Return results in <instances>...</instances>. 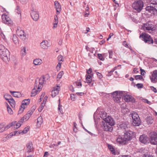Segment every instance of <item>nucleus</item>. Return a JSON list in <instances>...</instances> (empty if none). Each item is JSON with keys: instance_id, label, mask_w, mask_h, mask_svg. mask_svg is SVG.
Returning a JSON list of instances; mask_svg holds the SVG:
<instances>
[{"instance_id": "c756f323", "label": "nucleus", "mask_w": 157, "mask_h": 157, "mask_svg": "<svg viewBox=\"0 0 157 157\" xmlns=\"http://www.w3.org/2000/svg\"><path fill=\"white\" fill-rule=\"evenodd\" d=\"M40 91V89H33L32 92L31 96H34L38 94Z\"/></svg>"}, {"instance_id": "72a5a7b5", "label": "nucleus", "mask_w": 157, "mask_h": 157, "mask_svg": "<svg viewBox=\"0 0 157 157\" xmlns=\"http://www.w3.org/2000/svg\"><path fill=\"white\" fill-rule=\"evenodd\" d=\"M11 106L13 108H14L16 105V102L14 100L13 98H11L8 101Z\"/></svg>"}, {"instance_id": "412c9836", "label": "nucleus", "mask_w": 157, "mask_h": 157, "mask_svg": "<svg viewBox=\"0 0 157 157\" xmlns=\"http://www.w3.org/2000/svg\"><path fill=\"white\" fill-rule=\"evenodd\" d=\"M31 16L33 20L37 21L39 18V14L38 13L35 11H33L31 13Z\"/></svg>"}, {"instance_id": "c9c22d12", "label": "nucleus", "mask_w": 157, "mask_h": 157, "mask_svg": "<svg viewBox=\"0 0 157 157\" xmlns=\"http://www.w3.org/2000/svg\"><path fill=\"white\" fill-rule=\"evenodd\" d=\"M21 55L23 56H25L26 55V48L25 47H22L21 51Z\"/></svg>"}, {"instance_id": "4d7b16f0", "label": "nucleus", "mask_w": 157, "mask_h": 157, "mask_svg": "<svg viewBox=\"0 0 157 157\" xmlns=\"http://www.w3.org/2000/svg\"><path fill=\"white\" fill-rule=\"evenodd\" d=\"M108 52L109 55V58H112L113 54V51L111 50H109L108 51Z\"/></svg>"}, {"instance_id": "49530a36", "label": "nucleus", "mask_w": 157, "mask_h": 157, "mask_svg": "<svg viewBox=\"0 0 157 157\" xmlns=\"http://www.w3.org/2000/svg\"><path fill=\"white\" fill-rule=\"evenodd\" d=\"M17 133L18 131H15L14 132H11L10 134H9V135L11 138L12 136H15Z\"/></svg>"}, {"instance_id": "5fc2aeb1", "label": "nucleus", "mask_w": 157, "mask_h": 157, "mask_svg": "<svg viewBox=\"0 0 157 157\" xmlns=\"http://www.w3.org/2000/svg\"><path fill=\"white\" fill-rule=\"evenodd\" d=\"M128 110V109L126 108H123L122 109L121 112L124 114H125L127 113Z\"/></svg>"}, {"instance_id": "0eeeda50", "label": "nucleus", "mask_w": 157, "mask_h": 157, "mask_svg": "<svg viewBox=\"0 0 157 157\" xmlns=\"http://www.w3.org/2000/svg\"><path fill=\"white\" fill-rule=\"evenodd\" d=\"M30 99H28L23 100L22 102L21 105L20 106L18 113L21 114L24 111V109L27 107L30 102Z\"/></svg>"}, {"instance_id": "aec40b11", "label": "nucleus", "mask_w": 157, "mask_h": 157, "mask_svg": "<svg viewBox=\"0 0 157 157\" xmlns=\"http://www.w3.org/2000/svg\"><path fill=\"white\" fill-rule=\"evenodd\" d=\"M157 72L156 71H154L150 77L151 81L153 83H155L157 82Z\"/></svg>"}, {"instance_id": "393cba45", "label": "nucleus", "mask_w": 157, "mask_h": 157, "mask_svg": "<svg viewBox=\"0 0 157 157\" xmlns=\"http://www.w3.org/2000/svg\"><path fill=\"white\" fill-rule=\"evenodd\" d=\"M23 122H20V120L18 122L16 121L13 122L12 123H13V126H14V128L17 129L21 126Z\"/></svg>"}, {"instance_id": "2eb2a0df", "label": "nucleus", "mask_w": 157, "mask_h": 157, "mask_svg": "<svg viewBox=\"0 0 157 157\" xmlns=\"http://www.w3.org/2000/svg\"><path fill=\"white\" fill-rule=\"evenodd\" d=\"M2 22L6 24H11L12 21L10 18L7 15L3 14L2 16Z\"/></svg>"}, {"instance_id": "79ce46f5", "label": "nucleus", "mask_w": 157, "mask_h": 157, "mask_svg": "<svg viewBox=\"0 0 157 157\" xmlns=\"http://www.w3.org/2000/svg\"><path fill=\"white\" fill-rule=\"evenodd\" d=\"M101 118L103 120V117L105 118L108 115H107L106 113L104 111H102L101 112Z\"/></svg>"}, {"instance_id": "a19ab883", "label": "nucleus", "mask_w": 157, "mask_h": 157, "mask_svg": "<svg viewBox=\"0 0 157 157\" xmlns=\"http://www.w3.org/2000/svg\"><path fill=\"white\" fill-rule=\"evenodd\" d=\"M120 67V68L121 67V65H119L115 67L111 71H110L108 73V75H109L110 74H111L115 70L117 69V67Z\"/></svg>"}, {"instance_id": "ddd939ff", "label": "nucleus", "mask_w": 157, "mask_h": 157, "mask_svg": "<svg viewBox=\"0 0 157 157\" xmlns=\"http://www.w3.org/2000/svg\"><path fill=\"white\" fill-rule=\"evenodd\" d=\"M139 140L142 143L147 144L149 143V138L147 135L144 134L140 136Z\"/></svg>"}, {"instance_id": "bb28decb", "label": "nucleus", "mask_w": 157, "mask_h": 157, "mask_svg": "<svg viewBox=\"0 0 157 157\" xmlns=\"http://www.w3.org/2000/svg\"><path fill=\"white\" fill-rule=\"evenodd\" d=\"M37 121L36 124V126L37 127L39 128L41 126L42 123L43 119L41 116L37 118Z\"/></svg>"}, {"instance_id": "09e8293b", "label": "nucleus", "mask_w": 157, "mask_h": 157, "mask_svg": "<svg viewBox=\"0 0 157 157\" xmlns=\"http://www.w3.org/2000/svg\"><path fill=\"white\" fill-rule=\"evenodd\" d=\"M98 57L99 59L100 60L103 61L104 60V58L103 56V55H102L101 54H98Z\"/></svg>"}, {"instance_id": "4468645a", "label": "nucleus", "mask_w": 157, "mask_h": 157, "mask_svg": "<svg viewBox=\"0 0 157 157\" xmlns=\"http://www.w3.org/2000/svg\"><path fill=\"white\" fill-rule=\"evenodd\" d=\"M133 136V132L131 131L129 132H126L124 133V138L125 140V141L127 142L131 140Z\"/></svg>"}, {"instance_id": "69168bd1", "label": "nucleus", "mask_w": 157, "mask_h": 157, "mask_svg": "<svg viewBox=\"0 0 157 157\" xmlns=\"http://www.w3.org/2000/svg\"><path fill=\"white\" fill-rule=\"evenodd\" d=\"M75 95L73 94H71V99L73 101H74L75 99Z\"/></svg>"}, {"instance_id": "7ed1b4c3", "label": "nucleus", "mask_w": 157, "mask_h": 157, "mask_svg": "<svg viewBox=\"0 0 157 157\" xmlns=\"http://www.w3.org/2000/svg\"><path fill=\"white\" fill-rule=\"evenodd\" d=\"M146 10L154 15H157V3H152L146 8Z\"/></svg>"}, {"instance_id": "37998d69", "label": "nucleus", "mask_w": 157, "mask_h": 157, "mask_svg": "<svg viewBox=\"0 0 157 157\" xmlns=\"http://www.w3.org/2000/svg\"><path fill=\"white\" fill-rule=\"evenodd\" d=\"M30 127L27 126L24 128V130H22V132L24 134H26L27 132L29 131Z\"/></svg>"}, {"instance_id": "ea45409f", "label": "nucleus", "mask_w": 157, "mask_h": 157, "mask_svg": "<svg viewBox=\"0 0 157 157\" xmlns=\"http://www.w3.org/2000/svg\"><path fill=\"white\" fill-rule=\"evenodd\" d=\"M13 124L12 122H11L8 125H7L5 127H4V129H5V131L7 130L8 129L10 128L11 127L13 126Z\"/></svg>"}, {"instance_id": "338daca9", "label": "nucleus", "mask_w": 157, "mask_h": 157, "mask_svg": "<svg viewBox=\"0 0 157 157\" xmlns=\"http://www.w3.org/2000/svg\"><path fill=\"white\" fill-rule=\"evenodd\" d=\"M123 45L126 48L128 47V45L127 44V43L125 41H124L122 43Z\"/></svg>"}, {"instance_id": "de8ad7c7", "label": "nucleus", "mask_w": 157, "mask_h": 157, "mask_svg": "<svg viewBox=\"0 0 157 157\" xmlns=\"http://www.w3.org/2000/svg\"><path fill=\"white\" fill-rule=\"evenodd\" d=\"M63 74V71H61L59 72L57 75V78L60 79L61 78Z\"/></svg>"}, {"instance_id": "5701e85b", "label": "nucleus", "mask_w": 157, "mask_h": 157, "mask_svg": "<svg viewBox=\"0 0 157 157\" xmlns=\"http://www.w3.org/2000/svg\"><path fill=\"white\" fill-rule=\"evenodd\" d=\"M116 141L117 143L119 144H125L127 143L124 138V137L123 138L121 136L118 137Z\"/></svg>"}, {"instance_id": "f257e3e1", "label": "nucleus", "mask_w": 157, "mask_h": 157, "mask_svg": "<svg viewBox=\"0 0 157 157\" xmlns=\"http://www.w3.org/2000/svg\"><path fill=\"white\" fill-rule=\"evenodd\" d=\"M9 52L2 45H0V56L3 60L7 63L10 59Z\"/></svg>"}, {"instance_id": "58836bf2", "label": "nucleus", "mask_w": 157, "mask_h": 157, "mask_svg": "<svg viewBox=\"0 0 157 157\" xmlns=\"http://www.w3.org/2000/svg\"><path fill=\"white\" fill-rule=\"evenodd\" d=\"M86 81L87 83H90L91 81V76L89 75H86Z\"/></svg>"}, {"instance_id": "20e7f679", "label": "nucleus", "mask_w": 157, "mask_h": 157, "mask_svg": "<svg viewBox=\"0 0 157 157\" xmlns=\"http://www.w3.org/2000/svg\"><path fill=\"white\" fill-rule=\"evenodd\" d=\"M46 80L44 76L40 77V78H37L36 80L35 86H37L38 85L37 88H42L44 87L46 84Z\"/></svg>"}, {"instance_id": "4c0bfd02", "label": "nucleus", "mask_w": 157, "mask_h": 157, "mask_svg": "<svg viewBox=\"0 0 157 157\" xmlns=\"http://www.w3.org/2000/svg\"><path fill=\"white\" fill-rule=\"evenodd\" d=\"M7 112L10 114L12 115L13 114V111L10 107L8 105L7 106Z\"/></svg>"}, {"instance_id": "7c9ffc66", "label": "nucleus", "mask_w": 157, "mask_h": 157, "mask_svg": "<svg viewBox=\"0 0 157 157\" xmlns=\"http://www.w3.org/2000/svg\"><path fill=\"white\" fill-rule=\"evenodd\" d=\"M146 121L148 125L151 124L153 122V118L151 117H149L146 119Z\"/></svg>"}, {"instance_id": "dca6fc26", "label": "nucleus", "mask_w": 157, "mask_h": 157, "mask_svg": "<svg viewBox=\"0 0 157 157\" xmlns=\"http://www.w3.org/2000/svg\"><path fill=\"white\" fill-rule=\"evenodd\" d=\"M40 46L42 48L44 49H48L50 45L48 41L43 40L40 43Z\"/></svg>"}, {"instance_id": "6e6552de", "label": "nucleus", "mask_w": 157, "mask_h": 157, "mask_svg": "<svg viewBox=\"0 0 157 157\" xmlns=\"http://www.w3.org/2000/svg\"><path fill=\"white\" fill-rule=\"evenodd\" d=\"M123 91H116L113 93L112 95L114 101L118 103L120 102L121 97L123 96Z\"/></svg>"}, {"instance_id": "e2e57ef3", "label": "nucleus", "mask_w": 157, "mask_h": 157, "mask_svg": "<svg viewBox=\"0 0 157 157\" xmlns=\"http://www.w3.org/2000/svg\"><path fill=\"white\" fill-rule=\"evenodd\" d=\"M58 110L61 113H62V105H60L59 103V104L58 108Z\"/></svg>"}, {"instance_id": "6ab92c4d", "label": "nucleus", "mask_w": 157, "mask_h": 157, "mask_svg": "<svg viewBox=\"0 0 157 157\" xmlns=\"http://www.w3.org/2000/svg\"><path fill=\"white\" fill-rule=\"evenodd\" d=\"M112 126L109 124L107 123H104L103 125L102 128L105 131L111 132L113 129Z\"/></svg>"}, {"instance_id": "052dcab7", "label": "nucleus", "mask_w": 157, "mask_h": 157, "mask_svg": "<svg viewBox=\"0 0 157 157\" xmlns=\"http://www.w3.org/2000/svg\"><path fill=\"white\" fill-rule=\"evenodd\" d=\"M136 86L138 88H141L143 87V85L141 83H138L136 85Z\"/></svg>"}, {"instance_id": "f704fd0d", "label": "nucleus", "mask_w": 157, "mask_h": 157, "mask_svg": "<svg viewBox=\"0 0 157 157\" xmlns=\"http://www.w3.org/2000/svg\"><path fill=\"white\" fill-rule=\"evenodd\" d=\"M36 107L35 106H33L32 107V108L31 109L29 110L28 112L27 113V114L31 117V116L33 114V112L36 109Z\"/></svg>"}, {"instance_id": "b1692460", "label": "nucleus", "mask_w": 157, "mask_h": 157, "mask_svg": "<svg viewBox=\"0 0 157 157\" xmlns=\"http://www.w3.org/2000/svg\"><path fill=\"white\" fill-rule=\"evenodd\" d=\"M108 147L111 153L114 155H116V150L115 147L112 145L108 144Z\"/></svg>"}, {"instance_id": "4be33fe9", "label": "nucleus", "mask_w": 157, "mask_h": 157, "mask_svg": "<svg viewBox=\"0 0 157 157\" xmlns=\"http://www.w3.org/2000/svg\"><path fill=\"white\" fill-rule=\"evenodd\" d=\"M27 150L28 152H30L33 150V144L32 142H29L26 145Z\"/></svg>"}, {"instance_id": "8fccbe9b", "label": "nucleus", "mask_w": 157, "mask_h": 157, "mask_svg": "<svg viewBox=\"0 0 157 157\" xmlns=\"http://www.w3.org/2000/svg\"><path fill=\"white\" fill-rule=\"evenodd\" d=\"M141 100L143 102H144L145 103H147V104H148L149 105H151L152 104L151 101H148L147 99H144V98H142L141 99Z\"/></svg>"}, {"instance_id": "c85d7f7f", "label": "nucleus", "mask_w": 157, "mask_h": 157, "mask_svg": "<svg viewBox=\"0 0 157 157\" xmlns=\"http://www.w3.org/2000/svg\"><path fill=\"white\" fill-rule=\"evenodd\" d=\"M58 23V16L57 15H56L54 16V21L53 23V29H54L57 27V24Z\"/></svg>"}, {"instance_id": "a211bd4d", "label": "nucleus", "mask_w": 157, "mask_h": 157, "mask_svg": "<svg viewBox=\"0 0 157 157\" xmlns=\"http://www.w3.org/2000/svg\"><path fill=\"white\" fill-rule=\"evenodd\" d=\"M54 5L56 11V14L58 15L60 13L61 11V6L60 3L57 1L54 2Z\"/></svg>"}, {"instance_id": "13d9d810", "label": "nucleus", "mask_w": 157, "mask_h": 157, "mask_svg": "<svg viewBox=\"0 0 157 157\" xmlns=\"http://www.w3.org/2000/svg\"><path fill=\"white\" fill-rule=\"evenodd\" d=\"M75 84L78 88L81 87L82 86V84L81 82L79 81L76 82Z\"/></svg>"}, {"instance_id": "c03bdc74", "label": "nucleus", "mask_w": 157, "mask_h": 157, "mask_svg": "<svg viewBox=\"0 0 157 157\" xmlns=\"http://www.w3.org/2000/svg\"><path fill=\"white\" fill-rule=\"evenodd\" d=\"M10 138V136L8 134L6 137L3 138L2 139V141L5 142Z\"/></svg>"}, {"instance_id": "a18cd8bd", "label": "nucleus", "mask_w": 157, "mask_h": 157, "mask_svg": "<svg viewBox=\"0 0 157 157\" xmlns=\"http://www.w3.org/2000/svg\"><path fill=\"white\" fill-rule=\"evenodd\" d=\"M4 98L8 101H9V100H10L11 98L10 95L8 94H6L4 96Z\"/></svg>"}, {"instance_id": "680f3d73", "label": "nucleus", "mask_w": 157, "mask_h": 157, "mask_svg": "<svg viewBox=\"0 0 157 157\" xmlns=\"http://www.w3.org/2000/svg\"><path fill=\"white\" fill-rule=\"evenodd\" d=\"M5 131L3 126L0 124V133L2 132Z\"/></svg>"}, {"instance_id": "9d476101", "label": "nucleus", "mask_w": 157, "mask_h": 157, "mask_svg": "<svg viewBox=\"0 0 157 157\" xmlns=\"http://www.w3.org/2000/svg\"><path fill=\"white\" fill-rule=\"evenodd\" d=\"M143 28L145 31H148L149 33L154 30V25L151 22L146 23L144 24Z\"/></svg>"}, {"instance_id": "f3484780", "label": "nucleus", "mask_w": 157, "mask_h": 157, "mask_svg": "<svg viewBox=\"0 0 157 157\" xmlns=\"http://www.w3.org/2000/svg\"><path fill=\"white\" fill-rule=\"evenodd\" d=\"M17 35L22 40H25L26 38V35L23 30L17 29L16 31Z\"/></svg>"}, {"instance_id": "9b49d317", "label": "nucleus", "mask_w": 157, "mask_h": 157, "mask_svg": "<svg viewBox=\"0 0 157 157\" xmlns=\"http://www.w3.org/2000/svg\"><path fill=\"white\" fill-rule=\"evenodd\" d=\"M140 37H142L143 38L144 41L146 43H147L149 44L152 43H153V40L152 39L151 36L148 34H142L140 36Z\"/></svg>"}, {"instance_id": "473e14b6", "label": "nucleus", "mask_w": 157, "mask_h": 157, "mask_svg": "<svg viewBox=\"0 0 157 157\" xmlns=\"http://www.w3.org/2000/svg\"><path fill=\"white\" fill-rule=\"evenodd\" d=\"M30 117V116L27 113L26 115L20 119V122H23L24 121H26L29 119Z\"/></svg>"}, {"instance_id": "f03ea898", "label": "nucleus", "mask_w": 157, "mask_h": 157, "mask_svg": "<svg viewBox=\"0 0 157 157\" xmlns=\"http://www.w3.org/2000/svg\"><path fill=\"white\" fill-rule=\"evenodd\" d=\"M132 6L133 9L137 12H140L142 10L144 6V2L141 0L135 1L132 4Z\"/></svg>"}, {"instance_id": "0e129e2a", "label": "nucleus", "mask_w": 157, "mask_h": 157, "mask_svg": "<svg viewBox=\"0 0 157 157\" xmlns=\"http://www.w3.org/2000/svg\"><path fill=\"white\" fill-rule=\"evenodd\" d=\"M48 98V97L47 96H45L44 98L43 101L42 102V103H44V104H45L46 101L47 100Z\"/></svg>"}, {"instance_id": "3c124183", "label": "nucleus", "mask_w": 157, "mask_h": 157, "mask_svg": "<svg viewBox=\"0 0 157 157\" xmlns=\"http://www.w3.org/2000/svg\"><path fill=\"white\" fill-rule=\"evenodd\" d=\"M45 104L44 103H42L40 107L39 108L38 110L39 112H40L42 111L44 107V106Z\"/></svg>"}, {"instance_id": "1a4fd4ad", "label": "nucleus", "mask_w": 157, "mask_h": 157, "mask_svg": "<svg viewBox=\"0 0 157 157\" xmlns=\"http://www.w3.org/2000/svg\"><path fill=\"white\" fill-rule=\"evenodd\" d=\"M149 141L150 143L153 145L157 144V133L155 132L151 133Z\"/></svg>"}, {"instance_id": "bf43d9fd", "label": "nucleus", "mask_w": 157, "mask_h": 157, "mask_svg": "<svg viewBox=\"0 0 157 157\" xmlns=\"http://www.w3.org/2000/svg\"><path fill=\"white\" fill-rule=\"evenodd\" d=\"M58 62H61L62 61V59H63V56L61 55H59L58 57Z\"/></svg>"}, {"instance_id": "423d86ee", "label": "nucleus", "mask_w": 157, "mask_h": 157, "mask_svg": "<svg viewBox=\"0 0 157 157\" xmlns=\"http://www.w3.org/2000/svg\"><path fill=\"white\" fill-rule=\"evenodd\" d=\"M122 99L126 102H131L133 103L135 101V100L131 95L128 92L123 91L122 93Z\"/></svg>"}, {"instance_id": "6e6d98bb", "label": "nucleus", "mask_w": 157, "mask_h": 157, "mask_svg": "<svg viewBox=\"0 0 157 157\" xmlns=\"http://www.w3.org/2000/svg\"><path fill=\"white\" fill-rule=\"evenodd\" d=\"M135 78L136 80H141V79H143L142 76L140 75L135 76Z\"/></svg>"}, {"instance_id": "39448f33", "label": "nucleus", "mask_w": 157, "mask_h": 157, "mask_svg": "<svg viewBox=\"0 0 157 157\" xmlns=\"http://www.w3.org/2000/svg\"><path fill=\"white\" fill-rule=\"evenodd\" d=\"M132 119V124L135 126H139L141 123L138 115L136 112H132L131 114Z\"/></svg>"}, {"instance_id": "e433bc0d", "label": "nucleus", "mask_w": 157, "mask_h": 157, "mask_svg": "<svg viewBox=\"0 0 157 157\" xmlns=\"http://www.w3.org/2000/svg\"><path fill=\"white\" fill-rule=\"evenodd\" d=\"M13 40L15 44H18L19 42L18 39L16 36L14 35H13Z\"/></svg>"}, {"instance_id": "f8f14e48", "label": "nucleus", "mask_w": 157, "mask_h": 157, "mask_svg": "<svg viewBox=\"0 0 157 157\" xmlns=\"http://www.w3.org/2000/svg\"><path fill=\"white\" fill-rule=\"evenodd\" d=\"M105 123L108 124H109L111 125H113L114 124L115 122L113 118L110 116L108 115L105 118L103 117V120Z\"/></svg>"}, {"instance_id": "864d4df0", "label": "nucleus", "mask_w": 157, "mask_h": 157, "mask_svg": "<svg viewBox=\"0 0 157 157\" xmlns=\"http://www.w3.org/2000/svg\"><path fill=\"white\" fill-rule=\"evenodd\" d=\"M16 11L18 15H20V16L21 15L20 10L19 6H17V9L16 10Z\"/></svg>"}, {"instance_id": "2f4dec72", "label": "nucleus", "mask_w": 157, "mask_h": 157, "mask_svg": "<svg viewBox=\"0 0 157 157\" xmlns=\"http://www.w3.org/2000/svg\"><path fill=\"white\" fill-rule=\"evenodd\" d=\"M59 89H54L52 92V96L54 97L57 95L59 93Z\"/></svg>"}, {"instance_id": "603ef678", "label": "nucleus", "mask_w": 157, "mask_h": 157, "mask_svg": "<svg viewBox=\"0 0 157 157\" xmlns=\"http://www.w3.org/2000/svg\"><path fill=\"white\" fill-rule=\"evenodd\" d=\"M0 35L2 37L4 40H5V35L4 34V33H3V32L2 30L1 29H0Z\"/></svg>"}, {"instance_id": "774afa93", "label": "nucleus", "mask_w": 157, "mask_h": 157, "mask_svg": "<svg viewBox=\"0 0 157 157\" xmlns=\"http://www.w3.org/2000/svg\"><path fill=\"white\" fill-rule=\"evenodd\" d=\"M140 74L142 75H144L145 73V71L142 69H140Z\"/></svg>"}, {"instance_id": "cd10ccee", "label": "nucleus", "mask_w": 157, "mask_h": 157, "mask_svg": "<svg viewBox=\"0 0 157 157\" xmlns=\"http://www.w3.org/2000/svg\"><path fill=\"white\" fill-rule=\"evenodd\" d=\"M42 60L39 58L35 59L33 61V64L35 65H40L42 63Z\"/></svg>"}, {"instance_id": "a878e982", "label": "nucleus", "mask_w": 157, "mask_h": 157, "mask_svg": "<svg viewBox=\"0 0 157 157\" xmlns=\"http://www.w3.org/2000/svg\"><path fill=\"white\" fill-rule=\"evenodd\" d=\"M10 92L15 97L18 98L21 96V94L19 92L10 91Z\"/></svg>"}]
</instances>
